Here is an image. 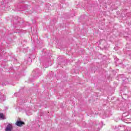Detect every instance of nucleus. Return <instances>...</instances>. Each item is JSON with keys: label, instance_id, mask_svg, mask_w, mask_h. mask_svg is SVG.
Returning a JSON list of instances; mask_svg holds the SVG:
<instances>
[{"label": "nucleus", "instance_id": "obj_4", "mask_svg": "<svg viewBox=\"0 0 131 131\" xmlns=\"http://www.w3.org/2000/svg\"><path fill=\"white\" fill-rule=\"evenodd\" d=\"M0 118H2V119H6V118H5V116H4V114L0 113Z\"/></svg>", "mask_w": 131, "mask_h": 131}, {"label": "nucleus", "instance_id": "obj_3", "mask_svg": "<svg viewBox=\"0 0 131 131\" xmlns=\"http://www.w3.org/2000/svg\"><path fill=\"white\" fill-rule=\"evenodd\" d=\"M119 77H120V78L122 79V80L123 81H124V80H125V79H126V77H125V76H124V74H121L119 75Z\"/></svg>", "mask_w": 131, "mask_h": 131}, {"label": "nucleus", "instance_id": "obj_1", "mask_svg": "<svg viewBox=\"0 0 131 131\" xmlns=\"http://www.w3.org/2000/svg\"><path fill=\"white\" fill-rule=\"evenodd\" d=\"M13 125L12 124H8L5 129V131H12L13 130Z\"/></svg>", "mask_w": 131, "mask_h": 131}, {"label": "nucleus", "instance_id": "obj_6", "mask_svg": "<svg viewBox=\"0 0 131 131\" xmlns=\"http://www.w3.org/2000/svg\"><path fill=\"white\" fill-rule=\"evenodd\" d=\"M100 124L101 125V127H102L103 126V123H100Z\"/></svg>", "mask_w": 131, "mask_h": 131}, {"label": "nucleus", "instance_id": "obj_5", "mask_svg": "<svg viewBox=\"0 0 131 131\" xmlns=\"http://www.w3.org/2000/svg\"><path fill=\"white\" fill-rule=\"evenodd\" d=\"M105 117H109V116L107 114V112L105 113Z\"/></svg>", "mask_w": 131, "mask_h": 131}, {"label": "nucleus", "instance_id": "obj_2", "mask_svg": "<svg viewBox=\"0 0 131 131\" xmlns=\"http://www.w3.org/2000/svg\"><path fill=\"white\" fill-rule=\"evenodd\" d=\"M16 125H17V126H23V124H25V123L24 122H23L21 121H16V122L15 123Z\"/></svg>", "mask_w": 131, "mask_h": 131}]
</instances>
